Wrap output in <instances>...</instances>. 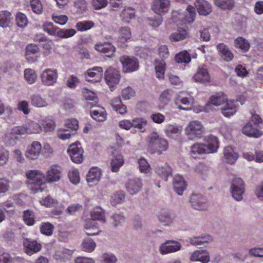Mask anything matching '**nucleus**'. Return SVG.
<instances>
[{
	"instance_id": "nucleus-60",
	"label": "nucleus",
	"mask_w": 263,
	"mask_h": 263,
	"mask_svg": "<svg viewBox=\"0 0 263 263\" xmlns=\"http://www.w3.org/2000/svg\"><path fill=\"white\" fill-rule=\"evenodd\" d=\"M16 22L18 27L24 28L27 25L28 19L24 14L18 12L16 15Z\"/></svg>"
},
{
	"instance_id": "nucleus-26",
	"label": "nucleus",
	"mask_w": 263,
	"mask_h": 263,
	"mask_svg": "<svg viewBox=\"0 0 263 263\" xmlns=\"http://www.w3.org/2000/svg\"><path fill=\"white\" fill-rule=\"evenodd\" d=\"M195 5L200 15H208L212 11L211 5L204 0H197Z\"/></svg>"
},
{
	"instance_id": "nucleus-45",
	"label": "nucleus",
	"mask_w": 263,
	"mask_h": 263,
	"mask_svg": "<svg viewBox=\"0 0 263 263\" xmlns=\"http://www.w3.org/2000/svg\"><path fill=\"white\" fill-rule=\"evenodd\" d=\"M12 19L11 14L7 11L0 12V26L6 28L9 26Z\"/></svg>"
},
{
	"instance_id": "nucleus-21",
	"label": "nucleus",
	"mask_w": 263,
	"mask_h": 263,
	"mask_svg": "<svg viewBox=\"0 0 263 263\" xmlns=\"http://www.w3.org/2000/svg\"><path fill=\"white\" fill-rule=\"evenodd\" d=\"M62 168L58 165H53L50 166L47 172L46 180L48 182L59 181L61 177Z\"/></svg>"
},
{
	"instance_id": "nucleus-32",
	"label": "nucleus",
	"mask_w": 263,
	"mask_h": 263,
	"mask_svg": "<svg viewBox=\"0 0 263 263\" xmlns=\"http://www.w3.org/2000/svg\"><path fill=\"white\" fill-rule=\"evenodd\" d=\"M40 124L41 128H43L45 132H52L54 131L55 127V124L51 117H45L40 121Z\"/></svg>"
},
{
	"instance_id": "nucleus-1",
	"label": "nucleus",
	"mask_w": 263,
	"mask_h": 263,
	"mask_svg": "<svg viewBox=\"0 0 263 263\" xmlns=\"http://www.w3.org/2000/svg\"><path fill=\"white\" fill-rule=\"evenodd\" d=\"M208 144L195 143L191 146V155L196 158L198 154L213 153L217 151L219 147L217 137L210 135L206 137Z\"/></svg>"
},
{
	"instance_id": "nucleus-43",
	"label": "nucleus",
	"mask_w": 263,
	"mask_h": 263,
	"mask_svg": "<svg viewBox=\"0 0 263 263\" xmlns=\"http://www.w3.org/2000/svg\"><path fill=\"white\" fill-rule=\"evenodd\" d=\"M91 217L93 221L99 220L105 222L104 211L100 207H96L91 212Z\"/></svg>"
},
{
	"instance_id": "nucleus-13",
	"label": "nucleus",
	"mask_w": 263,
	"mask_h": 263,
	"mask_svg": "<svg viewBox=\"0 0 263 263\" xmlns=\"http://www.w3.org/2000/svg\"><path fill=\"white\" fill-rule=\"evenodd\" d=\"M23 243L25 252L30 256L39 252L42 248L41 243L30 238H24Z\"/></svg>"
},
{
	"instance_id": "nucleus-34",
	"label": "nucleus",
	"mask_w": 263,
	"mask_h": 263,
	"mask_svg": "<svg viewBox=\"0 0 263 263\" xmlns=\"http://www.w3.org/2000/svg\"><path fill=\"white\" fill-rule=\"evenodd\" d=\"M224 157L228 163L232 164L235 163L238 157L231 146H226L224 149Z\"/></svg>"
},
{
	"instance_id": "nucleus-48",
	"label": "nucleus",
	"mask_w": 263,
	"mask_h": 263,
	"mask_svg": "<svg viewBox=\"0 0 263 263\" xmlns=\"http://www.w3.org/2000/svg\"><path fill=\"white\" fill-rule=\"evenodd\" d=\"M195 8L192 6H188L183 17L185 23H193L195 21Z\"/></svg>"
},
{
	"instance_id": "nucleus-52",
	"label": "nucleus",
	"mask_w": 263,
	"mask_h": 263,
	"mask_svg": "<svg viewBox=\"0 0 263 263\" xmlns=\"http://www.w3.org/2000/svg\"><path fill=\"white\" fill-rule=\"evenodd\" d=\"M175 59L178 63H189L191 61V57L187 51L184 50L177 53Z\"/></svg>"
},
{
	"instance_id": "nucleus-46",
	"label": "nucleus",
	"mask_w": 263,
	"mask_h": 263,
	"mask_svg": "<svg viewBox=\"0 0 263 263\" xmlns=\"http://www.w3.org/2000/svg\"><path fill=\"white\" fill-rule=\"evenodd\" d=\"M95 27V23L92 21H84L78 22L76 25V29L79 31H86Z\"/></svg>"
},
{
	"instance_id": "nucleus-58",
	"label": "nucleus",
	"mask_w": 263,
	"mask_h": 263,
	"mask_svg": "<svg viewBox=\"0 0 263 263\" xmlns=\"http://www.w3.org/2000/svg\"><path fill=\"white\" fill-rule=\"evenodd\" d=\"M133 127L139 129L142 132L145 130L147 121L143 118H136L132 121Z\"/></svg>"
},
{
	"instance_id": "nucleus-29",
	"label": "nucleus",
	"mask_w": 263,
	"mask_h": 263,
	"mask_svg": "<svg viewBox=\"0 0 263 263\" xmlns=\"http://www.w3.org/2000/svg\"><path fill=\"white\" fill-rule=\"evenodd\" d=\"M237 101H228L221 108L222 114L227 117L233 115L237 111Z\"/></svg>"
},
{
	"instance_id": "nucleus-63",
	"label": "nucleus",
	"mask_w": 263,
	"mask_h": 263,
	"mask_svg": "<svg viewBox=\"0 0 263 263\" xmlns=\"http://www.w3.org/2000/svg\"><path fill=\"white\" fill-rule=\"evenodd\" d=\"M103 263H117V258L115 255L111 253H104L101 256Z\"/></svg>"
},
{
	"instance_id": "nucleus-59",
	"label": "nucleus",
	"mask_w": 263,
	"mask_h": 263,
	"mask_svg": "<svg viewBox=\"0 0 263 263\" xmlns=\"http://www.w3.org/2000/svg\"><path fill=\"white\" fill-rule=\"evenodd\" d=\"M43 27L44 30L47 32L49 34L58 36V31L60 28L54 27L52 23H45Z\"/></svg>"
},
{
	"instance_id": "nucleus-54",
	"label": "nucleus",
	"mask_w": 263,
	"mask_h": 263,
	"mask_svg": "<svg viewBox=\"0 0 263 263\" xmlns=\"http://www.w3.org/2000/svg\"><path fill=\"white\" fill-rule=\"evenodd\" d=\"M173 92L171 89H165L160 95L159 100L164 105L167 104L171 100Z\"/></svg>"
},
{
	"instance_id": "nucleus-37",
	"label": "nucleus",
	"mask_w": 263,
	"mask_h": 263,
	"mask_svg": "<svg viewBox=\"0 0 263 263\" xmlns=\"http://www.w3.org/2000/svg\"><path fill=\"white\" fill-rule=\"evenodd\" d=\"M196 82L205 83L210 82V76L207 70L203 68L199 69L194 76Z\"/></svg>"
},
{
	"instance_id": "nucleus-9",
	"label": "nucleus",
	"mask_w": 263,
	"mask_h": 263,
	"mask_svg": "<svg viewBox=\"0 0 263 263\" xmlns=\"http://www.w3.org/2000/svg\"><path fill=\"white\" fill-rule=\"evenodd\" d=\"M67 153L72 162L76 163L82 162L83 159L84 151L78 142L70 144L67 149Z\"/></svg>"
},
{
	"instance_id": "nucleus-14",
	"label": "nucleus",
	"mask_w": 263,
	"mask_h": 263,
	"mask_svg": "<svg viewBox=\"0 0 263 263\" xmlns=\"http://www.w3.org/2000/svg\"><path fill=\"white\" fill-rule=\"evenodd\" d=\"M190 202L192 206L197 210H205L208 206L206 199L201 194H193Z\"/></svg>"
},
{
	"instance_id": "nucleus-11",
	"label": "nucleus",
	"mask_w": 263,
	"mask_h": 263,
	"mask_svg": "<svg viewBox=\"0 0 263 263\" xmlns=\"http://www.w3.org/2000/svg\"><path fill=\"white\" fill-rule=\"evenodd\" d=\"M181 244L174 240H166L160 245L159 252L162 254H167L177 252L181 249Z\"/></svg>"
},
{
	"instance_id": "nucleus-24",
	"label": "nucleus",
	"mask_w": 263,
	"mask_h": 263,
	"mask_svg": "<svg viewBox=\"0 0 263 263\" xmlns=\"http://www.w3.org/2000/svg\"><path fill=\"white\" fill-rule=\"evenodd\" d=\"M101 176V171L100 168L96 167H92L89 171L87 177V181L89 186H92L98 183Z\"/></svg>"
},
{
	"instance_id": "nucleus-7",
	"label": "nucleus",
	"mask_w": 263,
	"mask_h": 263,
	"mask_svg": "<svg viewBox=\"0 0 263 263\" xmlns=\"http://www.w3.org/2000/svg\"><path fill=\"white\" fill-rule=\"evenodd\" d=\"M122 65V70L125 73H130L139 68V62L135 57L123 55L119 59Z\"/></svg>"
},
{
	"instance_id": "nucleus-50",
	"label": "nucleus",
	"mask_w": 263,
	"mask_h": 263,
	"mask_svg": "<svg viewBox=\"0 0 263 263\" xmlns=\"http://www.w3.org/2000/svg\"><path fill=\"white\" fill-rule=\"evenodd\" d=\"M96 247L95 242L90 238L84 239L82 242V248L85 252H92Z\"/></svg>"
},
{
	"instance_id": "nucleus-4",
	"label": "nucleus",
	"mask_w": 263,
	"mask_h": 263,
	"mask_svg": "<svg viewBox=\"0 0 263 263\" xmlns=\"http://www.w3.org/2000/svg\"><path fill=\"white\" fill-rule=\"evenodd\" d=\"M158 54L161 60L156 59L155 61V69L157 77L159 79L163 78L165 70L166 64L164 59L169 55L167 47L166 45H161L158 48Z\"/></svg>"
},
{
	"instance_id": "nucleus-61",
	"label": "nucleus",
	"mask_w": 263,
	"mask_h": 263,
	"mask_svg": "<svg viewBox=\"0 0 263 263\" xmlns=\"http://www.w3.org/2000/svg\"><path fill=\"white\" fill-rule=\"evenodd\" d=\"M76 33V31L73 29H59L58 33V36L62 38H68L73 36Z\"/></svg>"
},
{
	"instance_id": "nucleus-33",
	"label": "nucleus",
	"mask_w": 263,
	"mask_h": 263,
	"mask_svg": "<svg viewBox=\"0 0 263 263\" xmlns=\"http://www.w3.org/2000/svg\"><path fill=\"white\" fill-rule=\"evenodd\" d=\"M90 112L91 117L98 122H103L106 119V112L103 108L98 107L91 109Z\"/></svg>"
},
{
	"instance_id": "nucleus-20",
	"label": "nucleus",
	"mask_w": 263,
	"mask_h": 263,
	"mask_svg": "<svg viewBox=\"0 0 263 263\" xmlns=\"http://www.w3.org/2000/svg\"><path fill=\"white\" fill-rule=\"evenodd\" d=\"M31 105L36 108L47 107L49 105V102L40 94L34 93L30 98Z\"/></svg>"
},
{
	"instance_id": "nucleus-28",
	"label": "nucleus",
	"mask_w": 263,
	"mask_h": 263,
	"mask_svg": "<svg viewBox=\"0 0 263 263\" xmlns=\"http://www.w3.org/2000/svg\"><path fill=\"white\" fill-rule=\"evenodd\" d=\"M39 52V48L34 44L28 45L26 47V57L29 63H33L37 61V56L35 55Z\"/></svg>"
},
{
	"instance_id": "nucleus-25",
	"label": "nucleus",
	"mask_w": 263,
	"mask_h": 263,
	"mask_svg": "<svg viewBox=\"0 0 263 263\" xmlns=\"http://www.w3.org/2000/svg\"><path fill=\"white\" fill-rule=\"evenodd\" d=\"M173 186L176 193L179 195H182L186 188L187 183L182 176L176 175L174 178Z\"/></svg>"
},
{
	"instance_id": "nucleus-44",
	"label": "nucleus",
	"mask_w": 263,
	"mask_h": 263,
	"mask_svg": "<svg viewBox=\"0 0 263 263\" xmlns=\"http://www.w3.org/2000/svg\"><path fill=\"white\" fill-rule=\"evenodd\" d=\"M212 237L209 235L195 237L190 239V243L193 245H201L212 241Z\"/></svg>"
},
{
	"instance_id": "nucleus-49",
	"label": "nucleus",
	"mask_w": 263,
	"mask_h": 263,
	"mask_svg": "<svg viewBox=\"0 0 263 263\" xmlns=\"http://www.w3.org/2000/svg\"><path fill=\"white\" fill-rule=\"evenodd\" d=\"M24 74L25 80L29 84H33L37 80V74L33 69L30 68L25 69Z\"/></svg>"
},
{
	"instance_id": "nucleus-64",
	"label": "nucleus",
	"mask_w": 263,
	"mask_h": 263,
	"mask_svg": "<svg viewBox=\"0 0 263 263\" xmlns=\"http://www.w3.org/2000/svg\"><path fill=\"white\" fill-rule=\"evenodd\" d=\"M34 213L29 210L25 211L24 212L23 219L25 223L29 226H32L34 222Z\"/></svg>"
},
{
	"instance_id": "nucleus-8",
	"label": "nucleus",
	"mask_w": 263,
	"mask_h": 263,
	"mask_svg": "<svg viewBox=\"0 0 263 263\" xmlns=\"http://www.w3.org/2000/svg\"><path fill=\"white\" fill-rule=\"evenodd\" d=\"M119 71L112 67H108L105 72V80L111 91L114 86L117 85L120 80Z\"/></svg>"
},
{
	"instance_id": "nucleus-35",
	"label": "nucleus",
	"mask_w": 263,
	"mask_h": 263,
	"mask_svg": "<svg viewBox=\"0 0 263 263\" xmlns=\"http://www.w3.org/2000/svg\"><path fill=\"white\" fill-rule=\"evenodd\" d=\"M182 132V128L174 124H167L165 126V133L170 138L178 137Z\"/></svg>"
},
{
	"instance_id": "nucleus-12",
	"label": "nucleus",
	"mask_w": 263,
	"mask_h": 263,
	"mask_svg": "<svg viewBox=\"0 0 263 263\" xmlns=\"http://www.w3.org/2000/svg\"><path fill=\"white\" fill-rule=\"evenodd\" d=\"M41 151V144L38 141H33L28 146L25 155L27 159L34 160L39 157Z\"/></svg>"
},
{
	"instance_id": "nucleus-31",
	"label": "nucleus",
	"mask_w": 263,
	"mask_h": 263,
	"mask_svg": "<svg viewBox=\"0 0 263 263\" xmlns=\"http://www.w3.org/2000/svg\"><path fill=\"white\" fill-rule=\"evenodd\" d=\"M85 229L86 234L91 236L98 235L101 232L98 223L93 220L87 221L85 224Z\"/></svg>"
},
{
	"instance_id": "nucleus-18",
	"label": "nucleus",
	"mask_w": 263,
	"mask_h": 263,
	"mask_svg": "<svg viewBox=\"0 0 263 263\" xmlns=\"http://www.w3.org/2000/svg\"><path fill=\"white\" fill-rule=\"evenodd\" d=\"M142 186V182L139 178L129 179L125 184L127 191L132 195L138 193L141 190Z\"/></svg>"
},
{
	"instance_id": "nucleus-47",
	"label": "nucleus",
	"mask_w": 263,
	"mask_h": 263,
	"mask_svg": "<svg viewBox=\"0 0 263 263\" xmlns=\"http://www.w3.org/2000/svg\"><path fill=\"white\" fill-rule=\"evenodd\" d=\"M125 195L123 191H118L114 193L111 196L110 203L112 206H116L117 204L123 202L125 199Z\"/></svg>"
},
{
	"instance_id": "nucleus-16",
	"label": "nucleus",
	"mask_w": 263,
	"mask_h": 263,
	"mask_svg": "<svg viewBox=\"0 0 263 263\" xmlns=\"http://www.w3.org/2000/svg\"><path fill=\"white\" fill-rule=\"evenodd\" d=\"M170 6L169 0H154L152 9L156 14L161 15L168 11Z\"/></svg>"
},
{
	"instance_id": "nucleus-62",
	"label": "nucleus",
	"mask_w": 263,
	"mask_h": 263,
	"mask_svg": "<svg viewBox=\"0 0 263 263\" xmlns=\"http://www.w3.org/2000/svg\"><path fill=\"white\" fill-rule=\"evenodd\" d=\"M68 177L71 182L75 185L78 184L80 180L79 173L78 170L73 169L69 171Z\"/></svg>"
},
{
	"instance_id": "nucleus-10",
	"label": "nucleus",
	"mask_w": 263,
	"mask_h": 263,
	"mask_svg": "<svg viewBox=\"0 0 263 263\" xmlns=\"http://www.w3.org/2000/svg\"><path fill=\"white\" fill-rule=\"evenodd\" d=\"M231 189L232 197L236 201H241L245 193V184L243 180L239 178H234Z\"/></svg>"
},
{
	"instance_id": "nucleus-51",
	"label": "nucleus",
	"mask_w": 263,
	"mask_h": 263,
	"mask_svg": "<svg viewBox=\"0 0 263 263\" xmlns=\"http://www.w3.org/2000/svg\"><path fill=\"white\" fill-rule=\"evenodd\" d=\"M124 163L123 157L122 155H119L115 158L113 159L110 163L111 171L113 172L119 171L120 167L122 166Z\"/></svg>"
},
{
	"instance_id": "nucleus-55",
	"label": "nucleus",
	"mask_w": 263,
	"mask_h": 263,
	"mask_svg": "<svg viewBox=\"0 0 263 263\" xmlns=\"http://www.w3.org/2000/svg\"><path fill=\"white\" fill-rule=\"evenodd\" d=\"M214 4L222 9H232L234 5L233 0H214Z\"/></svg>"
},
{
	"instance_id": "nucleus-38",
	"label": "nucleus",
	"mask_w": 263,
	"mask_h": 263,
	"mask_svg": "<svg viewBox=\"0 0 263 263\" xmlns=\"http://www.w3.org/2000/svg\"><path fill=\"white\" fill-rule=\"evenodd\" d=\"M158 220L164 226H170L174 221L175 216L169 212H164L158 216Z\"/></svg>"
},
{
	"instance_id": "nucleus-30",
	"label": "nucleus",
	"mask_w": 263,
	"mask_h": 263,
	"mask_svg": "<svg viewBox=\"0 0 263 263\" xmlns=\"http://www.w3.org/2000/svg\"><path fill=\"white\" fill-rule=\"evenodd\" d=\"M217 49L218 50L221 57L224 61L229 62L233 59V54L226 45L223 43L218 44L217 45Z\"/></svg>"
},
{
	"instance_id": "nucleus-5",
	"label": "nucleus",
	"mask_w": 263,
	"mask_h": 263,
	"mask_svg": "<svg viewBox=\"0 0 263 263\" xmlns=\"http://www.w3.org/2000/svg\"><path fill=\"white\" fill-rule=\"evenodd\" d=\"M204 132V128L198 121H191L185 128V132L189 138L194 140L200 139Z\"/></svg>"
},
{
	"instance_id": "nucleus-57",
	"label": "nucleus",
	"mask_w": 263,
	"mask_h": 263,
	"mask_svg": "<svg viewBox=\"0 0 263 263\" xmlns=\"http://www.w3.org/2000/svg\"><path fill=\"white\" fill-rule=\"evenodd\" d=\"M54 226L49 222L44 223L40 227L42 234L46 236H51L53 233Z\"/></svg>"
},
{
	"instance_id": "nucleus-56",
	"label": "nucleus",
	"mask_w": 263,
	"mask_h": 263,
	"mask_svg": "<svg viewBox=\"0 0 263 263\" xmlns=\"http://www.w3.org/2000/svg\"><path fill=\"white\" fill-rule=\"evenodd\" d=\"M119 38L122 42H126L131 37L130 29L127 27H121L119 30Z\"/></svg>"
},
{
	"instance_id": "nucleus-53",
	"label": "nucleus",
	"mask_w": 263,
	"mask_h": 263,
	"mask_svg": "<svg viewBox=\"0 0 263 263\" xmlns=\"http://www.w3.org/2000/svg\"><path fill=\"white\" fill-rule=\"evenodd\" d=\"M122 20L126 23L130 21L135 16V10L130 7L124 9L121 13Z\"/></svg>"
},
{
	"instance_id": "nucleus-22",
	"label": "nucleus",
	"mask_w": 263,
	"mask_h": 263,
	"mask_svg": "<svg viewBox=\"0 0 263 263\" xmlns=\"http://www.w3.org/2000/svg\"><path fill=\"white\" fill-rule=\"evenodd\" d=\"M95 49L98 51L104 53L108 57L114 55L116 50V48L108 42L99 43L96 44Z\"/></svg>"
},
{
	"instance_id": "nucleus-19",
	"label": "nucleus",
	"mask_w": 263,
	"mask_h": 263,
	"mask_svg": "<svg viewBox=\"0 0 263 263\" xmlns=\"http://www.w3.org/2000/svg\"><path fill=\"white\" fill-rule=\"evenodd\" d=\"M103 69L101 67H94L87 71L86 80L93 82H100L103 76Z\"/></svg>"
},
{
	"instance_id": "nucleus-27",
	"label": "nucleus",
	"mask_w": 263,
	"mask_h": 263,
	"mask_svg": "<svg viewBox=\"0 0 263 263\" xmlns=\"http://www.w3.org/2000/svg\"><path fill=\"white\" fill-rule=\"evenodd\" d=\"M242 133L246 136L256 138H259L262 135V132L253 126L250 123L246 124L242 128Z\"/></svg>"
},
{
	"instance_id": "nucleus-3",
	"label": "nucleus",
	"mask_w": 263,
	"mask_h": 263,
	"mask_svg": "<svg viewBox=\"0 0 263 263\" xmlns=\"http://www.w3.org/2000/svg\"><path fill=\"white\" fill-rule=\"evenodd\" d=\"M148 148L153 154L161 155L168 148L167 141L156 132L150 134L147 137Z\"/></svg>"
},
{
	"instance_id": "nucleus-17",
	"label": "nucleus",
	"mask_w": 263,
	"mask_h": 263,
	"mask_svg": "<svg viewBox=\"0 0 263 263\" xmlns=\"http://www.w3.org/2000/svg\"><path fill=\"white\" fill-rule=\"evenodd\" d=\"M22 135L40 133L42 129L40 125L35 122L30 121L27 123L18 126Z\"/></svg>"
},
{
	"instance_id": "nucleus-36",
	"label": "nucleus",
	"mask_w": 263,
	"mask_h": 263,
	"mask_svg": "<svg viewBox=\"0 0 263 263\" xmlns=\"http://www.w3.org/2000/svg\"><path fill=\"white\" fill-rule=\"evenodd\" d=\"M227 101H228L225 95L223 93H217L211 97L207 103V106H211L212 105L218 106L223 104L224 102L226 103Z\"/></svg>"
},
{
	"instance_id": "nucleus-40",
	"label": "nucleus",
	"mask_w": 263,
	"mask_h": 263,
	"mask_svg": "<svg viewBox=\"0 0 263 263\" xmlns=\"http://www.w3.org/2000/svg\"><path fill=\"white\" fill-rule=\"evenodd\" d=\"M177 101L186 106L187 108H190L193 105L194 100L191 95L182 92L178 95Z\"/></svg>"
},
{
	"instance_id": "nucleus-41",
	"label": "nucleus",
	"mask_w": 263,
	"mask_h": 263,
	"mask_svg": "<svg viewBox=\"0 0 263 263\" xmlns=\"http://www.w3.org/2000/svg\"><path fill=\"white\" fill-rule=\"evenodd\" d=\"M172 168L167 164L163 166H157L156 168V173L165 181H167V177L172 175Z\"/></svg>"
},
{
	"instance_id": "nucleus-42",
	"label": "nucleus",
	"mask_w": 263,
	"mask_h": 263,
	"mask_svg": "<svg viewBox=\"0 0 263 263\" xmlns=\"http://www.w3.org/2000/svg\"><path fill=\"white\" fill-rule=\"evenodd\" d=\"M187 36L186 30L184 29L179 28L170 35V39L172 42H178L184 40Z\"/></svg>"
},
{
	"instance_id": "nucleus-15",
	"label": "nucleus",
	"mask_w": 263,
	"mask_h": 263,
	"mask_svg": "<svg viewBox=\"0 0 263 263\" xmlns=\"http://www.w3.org/2000/svg\"><path fill=\"white\" fill-rule=\"evenodd\" d=\"M18 135H22L18 126L9 129L4 137V140L8 146L15 145L18 140Z\"/></svg>"
},
{
	"instance_id": "nucleus-6",
	"label": "nucleus",
	"mask_w": 263,
	"mask_h": 263,
	"mask_svg": "<svg viewBox=\"0 0 263 263\" xmlns=\"http://www.w3.org/2000/svg\"><path fill=\"white\" fill-rule=\"evenodd\" d=\"M58 76V70L56 69L46 68L41 73V83L45 86H52L57 83Z\"/></svg>"
},
{
	"instance_id": "nucleus-39",
	"label": "nucleus",
	"mask_w": 263,
	"mask_h": 263,
	"mask_svg": "<svg viewBox=\"0 0 263 263\" xmlns=\"http://www.w3.org/2000/svg\"><path fill=\"white\" fill-rule=\"evenodd\" d=\"M235 48L241 50L243 52H247L250 47V44L248 40L242 37H238L234 41Z\"/></svg>"
},
{
	"instance_id": "nucleus-23",
	"label": "nucleus",
	"mask_w": 263,
	"mask_h": 263,
	"mask_svg": "<svg viewBox=\"0 0 263 263\" xmlns=\"http://www.w3.org/2000/svg\"><path fill=\"white\" fill-rule=\"evenodd\" d=\"M190 260L192 261H198L202 263H208L210 261L209 253L205 250H197L192 254Z\"/></svg>"
},
{
	"instance_id": "nucleus-2",
	"label": "nucleus",
	"mask_w": 263,
	"mask_h": 263,
	"mask_svg": "<svg viewBox=\"0 0 263 263\" xmlns=\"http://www.w3.org/2000/svg\"><path fill=\"white\" fill-rule=\"evenodd\" d=\"M28 179V184L33 193L42 192L46 183V177L43 173L38 170H30L26 173Z\"/></svg>"
}]
</instances>
